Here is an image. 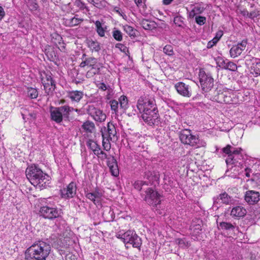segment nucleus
<instances>
[{
	"label": "nucleus",
	"instance_id": "obj_1",
	"mask_svg": "<svg viewBox=\"0 0 260 260\" xmlns=\"http://www.w3.org/2000/svg\"><path fill=\"white\" fill-rule=\"evenodd\" d=\"M51 249L49 243L41 240L37 241L25 251L24 260H46Z\"/></svg>",
	"mask_w": 260,
	"mask_h": 260
},
{
	"label": "nucleus",
	"instance_id": "obj_2",
	"mask_svg": "<svg viewBox=\"0 0 260 260\" xmlns=\"http://www.w3.org/2000/svg\"><path fill=\"white\" fill-rule=\"evenodd\" d=\"M25 173L30 182L40 189L46 187L49 184L50 177L36 165L28 167Z\"/></svg>",
	"mask_w": 260,
	"mask_h": 260
},
{
	"label": "nucleus",
	"instance_id": "obj_3",
	"mask_svg": "<svg viewBox=\"0 0 260 260\" xmlns=\"http://www.w3.org/2000/svg\"><path fill=\"white\" fill-rule=\"evenodd\" d=\"M73 110L74 108L68 105L58 107H51L50 108L51 119L57 123H60L63 119L68 120L70 113Z\"/></svg>",
	"mask_w": 260,
	"mask_h": 260
},
{
	"label": "nucleus",
	"instance_id": "obj_4",
	"mask_svg": "<svg viewBox=\"0 0 260 260\" xmlns=\"http://www.w3.org/2000/svg\"><path fill=\"white\" fill-rule=\"evenodd\" d=\"M116 237L125 244H130L133 247L140 249L142 240L135 231L128 230L124 233L120 232L116 234Z\"/></svg>",
	"mask_w": 260,
	"mask_h": 260
},
{
	"label": "nucleus",
	"instance_id": "obj_5",
	"mask_svg": "<svg viewBox=\"0 0 260 260\" xmlns=\"http://www.w3.org/2000/svg\"><path fill=\"white\" fill-rule=\"evenodd\" d=\"M40 216L49 220H53L61 216V209L51 204L47 203L42 206L39 210Z\"/></svg>",
	"mask_w": 260,
	"mask_h": 260
},
{
	"label": "nucleus",
	"instance_id": "obj_6",
	"mask_svg": "<svg viewBox=\"0 0 260 260\" xmlns=\"http://www.w3.org/2000/svg\"><path fill=\"white\" fill-rule=\"evenodd\" d=\"M199 78L203 91L207 92L211 90L214 85V79L210 73H206L201 69L199 73Z\"/></svg>",
	"mask_w": 260,
	"mask_h": 260
},
{
	"label": "nucleus",
	"instance_id": "obj_7",
	"mask_svg": "<svg viewBox=\"0 0 260 260\" xmlns=\"http://www.w3.org/2000/svg\"><path fill=\"white\" fill-rule=\"evenodd\" d=\"M156 106L155 102L153 98L146 96H140L137 101V108L140 113L143 114L147 109H154Z\"/></svg>",
	"mask_w": 260,
	"mask_h": 260
},
{
	"label": "nucleus",
	"instance_id": "obj_8",
	"mask_svg": "<svg viewBox=\"0 0 260 260\" xmlns=\"http://www.w3.org/2000/svg\"><path fill=\"white\" fill-rule=\"evenodd\" d=\"M179 138L182 143L191 146H195L199 141V138L193 135L190 130L185 129L179 132Z\"/></svg>",
	"mask_w": 260,
	"mask_h": 260
},
{
	"label": "nucleus",
	"instance_id": "obj_9",
	"mask_svg": "<svg viewBox=\"0 0 260 260\" xmlns=\"http://www.w3.org/2000/svg\"><path fill=\"white\" fill-rule=\"evenodd\" d=\"M142 118L143 120L150 125L154 124L157 125L159 123V114L156 106L155 108L150 110L147 109L146 112L142 114Z\"/></svg>",
	"mask_w": 260,
	"mask_h": 260
},
{
	"label": "nucleus",
	"instance_id": "obj_10",
	"mask_svg": "<svg viewBox=\"0 0 260 260\" xmlns=\"http://www.w3.org/2000/svg\"><path fill=\"white\" fill-rule=\"evenodd\" d=\"M144 200L153 207H157L160 204V196L152 188H148L145 191Z\"/></svg>",
	"mask_w": 260,
	"mask_h": 260
},
{
	"label": "nucleus",
	"instance_id": "obj_11",
	"mask_svg": "<svg viewBox=\"0 0 260 260\" xmlns=\"http://www.w3.org/2000/svg\"><path fill=\"white\" fill-rule=\"evenodd\" d=\"M41 81L44 86L45 92L48 94L52 93L55 88V82L51 77V74L44 72L41 74Z\"/></svg>",
	"mask_w": 260,
	"mask_h": 260
},
{
	"label": "nucleus",
	"instance_id": "obj_12",
	"mask_svg": "<svg viewBox=\"0 0 260 260\" xmlns=\"http://www.w3.org/2000/svg\"><path fill=\"white\" fill-rule=\"evenodd\" d=\"M87 112L96 121L101 122L106 119V115L102 110L95 108L93 105L88 106Z\"/></svg>",
	"mask_w": 260,
	"mask_h": 260
},
{
	"label": "nucleus",
	"instance_id": "obj_13",
	"mask_svg": "<svg viewBox=\"0 0 260 260\" xmlns=\"http://www.w3.org/2000/svg\"><path fill=\"white\" fill-rule=\"evenodd\" d=\"M111 126L114 127L112 122H110L108 124L107 131H105V132H102L103 137V146L105 150L108 151L110 150L111 148V144L110 140L112 141V138L111 135L112 134V129L110 128ZM106 130V128L105 129Z\"/></svg>",
	"mask_w": 260,
	"mask_h": 260
},
{
	"label": "nucleus",
	"instance_id": "obj_14",
	"mask_svg": "<svg viewBox=\"0 0 260 260\" xmlns=\"http://www.w3.org/2000/svg\"><path fill=\"white\" fill-rule=\"evenodd\" d=\"M252 63L251 72L254 74L255 76L260 75V59L257 58L247 56L245 59V64L247 66Z\"/></svg>",
	"mask_w": 260,
	"mask_h": 260
},
{
	"label": "nucleus",
	"instance_id": "obj_15",
	"mask_svg": "<svg viewBox=\"0 0 260 260\" xmlns=\"http://www.w3.org/2000/svg\"><path fill=\"white\" fill-rule=\"evenodd\" d=\"M247 45V39L243 40L237 45H234L230 50L231 57L235 58L239 56L243 50H245Z\"/></svg>",
	"mask_w": 260,
	"mask_h": 260
},
{
	"label": "nucleus",
	"instance_id": "obj_16",
	"mask_svg": "<svg viewBox=\"0 0 260 260\" xmlns=\"http://www.w3.org/2000/svg\"><path fill=\"white\" fill-rule=\"evenodd\" d=\"M174 87L177 92L183 96L190 98L192 95L189 85L184 82H179L175 84Z\"/></svg>",
	"mask_w": 260,
	"mask_h": 260
},
{
	"label": "nucleus",
	"instance_id": "obj_17",
	"mask_svg": "<svg viewBox=\"0 0 260 260\" xmlns=\"http://www.w3.org/2000/svg\"><path fill=\"white\" fill-rule=\"evenodd\" d=\"M242 149L241 148H237L232 155H230L227 157L225 162L228 165H235L237 163L240 164V160L243 158V156L241 153Z\"/></svg>",
	"mask_w": 260,
	"mask_h": 260
},
{
	"label": "nucleus",
	"instance_id": "obj_18",
	"mask_svg": "<svg viewBox=\"0 0 260 260\" xmlns=\"http://www.w3.org/2000/svg\"><path fill=\"white\" fill-rule=\"evenodd\" d=\"M244 199L249 205H254L260 200V194L258 191L249 190L245 192Z\"/></svg>",
	"mask_w": 260,
	"mask_h": 260
},
{
	"label": "nucleus",
	"instance_id": "obj_19",
	"mask_svg": "<svg viewBox=\"0 0 260 260\" xmlns=\"http://www.w3.org/2000/svg\"><path fill=\"white\" fill-rule=\"evenodd\" d=\"M76 183L74 182H71L66 188L61 190V196L64 198H72L76 194Z\"/></svg>",
	"mask_w": 260,
	"mask_h": 260
},
{
	"label": "nucleus",
	"instance_id": "obj_20",
	"mask_svg": "<svg viewBox=\"0 0 260 260\" xmlns=\"http://www.w3.org/2000/svg\"><path fill=\"white\" fill-rule=\"evenodd\" d=\"M84 21V19L79 17L78 14L74 17H69L64 19V24L67 26L73 27L81 23Z\"/></svg>",
	"mask_w": 260,
	"mask_h": 260
},
{
	"label": "nucleus",
	"instance_id": "obj_21",
	"mask_svg": "<svg viewBox=\"0 0 260 260\" xmlns=\"http://www.w3.org/2000/svg\"><path fill=\"white\" fill-rule=\"evenodd\" d=\"M207 6L206 4L202 2L195 4L189 13V17L193 18L196 15L202 14L206 9Z\"/></svg>",
	"mask_w": 260,
	"mask_h": 260
},
{
	"label": "nucleus",
	"instance_id": "obj_22",
	"mask_svg": "<svg viewBox=\"0 0 260 260\" xmlns=\"http://www.w3.org/2000/svg\"><path fill=\"white\" fill-rule=\"evenodd\" d=\"M221 201V203L225 204H229L232 202L231 197L225 192L220 194L218 196L213 198V203L215 205Z\"/></svg>",
	"mask_w": 260,
	"mask_h": 260
},
{
	"label": "nucleus",
	"instance_id": "obj_23",
	"mask_svg": "<svg viewBox=\"0 0 260 260\" xmlns=\"http://www.w3.org/2000/svg\"><path fill=\"white\" fill-rule=\"evenodd\" d=\"M96 27V30L99 35L103 37L105 35V31L107 29V25L103 20H98L94 22Z\"/></svg>",
	"mask_w": 260,
	"mask_h": 260
},
{
	"label": "nucleus",
	"instance_id": "obj_24",
	"mask_svg": "<svg viewBox=\"0 0 260 260\" xmlns=\"http://www.w3.org/2000/svg\"><path fill=\"white\" fill-rule=\"evenodd\" d=\"M246 209L242 206H236L231 211V215L234 217H244L246 214Z\"/></svg>",
	"mask_w": 260,
	"mask_h": 260
},
{
	"label": "nucleus",
	"instance_id": "obj_25",
	"mask_svg": "<svg viewBox=\"0 0 260 260\" xmlns=\"http://www.w3.org/2000/svg\"><path fill=\"white\" fill-rule=\"evenodd\" d=\"M67 96L72 102H79L83 98V93L81 91L73 90L68 92Z\"/></svg>",
	"mask_w": 260,
	"mask_h": 260
},
{
	"label": "nucleus",
	"instance_id": "obj_26",
	"mask_svg": "<svg viewBox=\"0 0 260 260\" xmlns=\"http://www.w3.org/2000/svg\"><path fill=\"white\" fill-rule=\"evenodd\" d=\"M86 145L95 155H99L102 153L100 146L94 141L88 139L86 142Z\"/></svg>",
	"mask_w": 260,
	"mask_h": 260
},
{
	"label": "nucleus",
	"instance_id": "obj_27",
	"mask_svg": "<svg viewBox=\"0 0 260 260\" xmlns=\"http://www.w3.org/2000/svg\"><path fill=\"white\" fill-rule=\"evenodd\" d=\"M128 104V100L126 96L121 95L118 99V102L115 100V114L116 112V109L118 108L119 105L121 109H125Z\"/></svg>",
	"mask_w": 260,
	"mask_h": 260
},
{
	"label": "nucleus",
	"instance_id": "obj_28",
	"mask_svg": "<svg viewBox=\"0 0 260 260\" xmlns=\"http://www.w3.org/2000/svg\"><path fill=\"white\" fill-rule=\"evenodd\" d=\"M144 179L148 180V184H152L158 179V177L154 172L146 171L144 172Z\"/></svg>",
	"mask_w": 260,
	"mask_h": 260
},
{
	"label": "nucleus",
	"instance_id": "obj_29",
	"mask_svg": "<svg viewBox=\"0 0 260 260\" xmlns=\"http://www.w3.org/2000/svg\"><path fill=\"white\" fill-rule=\"evenodd\" d=\"M175 243L182 249H187L191 245L190 241L185 237L176 239Z\"/></svg>",
	"mask_w": 260,
	"mask_h": 260
},
{
	"label": "nucleus",
	"instance_id": "obj_30",
	"mask_svg": "<svg viewBox=\"0 0 260 260\" xmlns=\"http://www.w3.org/2000/svg\"><path fill=\"white\" fill-rule=\"evenodd\" d=\"M31 109L32 108L30 107V109L28 110H25L23 113H22V116L24 120H25V118L30 119L31 121L36 119L37 112L36 111H32Z\"/></svg>",
	"mask_w": 260,
	"mask_h": 260
},
{
	"label": "nucleus",
	"instance_id": "obj_31",
	"mask_svg": "<svg viewBox=\"0 0 260 260\" xmlns=\"http://www.w3.org/2000/svg\"><path fill=\"white\" fill-rule=\"evenodd\" d=\"M102 196V193L99 191L94 193L88 192L86 194V197L92 201L95 204H96V202L98 203L99 202Z\"/></svg>",
	"mask_w": 260,
	"mask_h": 260
},
{
	"label": "nucleus",
	"instance_id": "obj_32",
	"mask_svg": "<svg viewBox=\"0 0 260 260\" xmlns=\"http://www.w3.org/2000/svg\"><path fill=\"white\" fill-rule=\"evenodd\" d=\"M217 222L219 226V228H220V229H221L222 230L234 231L236 227L235 223L232 224L230 222H224V221H221V222H219L218 221H217Z\"/></svg>",
	"mask_w": 260,
	"mask_h": 260
},
{
	"label": "nucleus",
	"instance_id": "obj_33",
	"mask_svg": "<svg viewBox=\"0 0 260 260\" xmlns=\"http://www.w3.org/2000/svg\"><path fill=\"white\" fill-rule=\"evenodd\" d=\"M82 128L85 132L92 133L95 129V125L92 122L87 120L83 123Z\"/></svg>",
	"mask_w": 260,
	"mask_h": 260
},
{
	"label": "nucleus",
	"instance_id": "obj_34",
	"mask_svg": "<svg viewBox=\"0 0 260 260\" xmlns=\"http://www.w3.org/2000/svg\"><path fill=\"white\" fill-rule=\"evenodd\" d=\"M74 5L78 7L79 9L83 12V13L87 14L89 13V9L86 5L81 0H75Z\"/></svg>",
	"mask_w": 260,
	"mask_h": 260
},
{
	"label": "nucleus",
	"instance_id": "obj_35",
	"mask_svg": "<svg viewBox=\"0 0 260 260\" xmlns=\"http://www.w3.org/2000/svg\"><path fill=\"white\" fill-rule=\"evenodd\" d=\"M142 27L146 30H152L155 28V24L154 21H149L147 19H143L140 23Z\"/></svg>",
	"mask_w": 260,
	"mask_h": 260
},
{
	"label": "nucleus",
	"instance_id": "obj_36",
	"mask_svg": "<svg viewBox=\"0 0 260 260\" xmlns=\"http://www.w3.org/2000/svg\"><path fill=\"white\" fill-rule=\"evenodd\" d=\"M251 160L250 159L246 160L245 162V168L244 169L245 172V176L247 177H249L250 176V174L252 172V168H254V167H256L257 165L256 164H253L252 165H251Z\"/></svg>",
	"mask_w": 260,
	"mask_h": 260
},
{
	"label": "nucleus",
	"instance_id": "obj_37",
	"mask_svg": "<svg viewBox=\"0 0 260 260\" xmlns=\"http://www.w3.org/2000/svg\"><path fill=\"white\" fill-rule=\"evenodd\" d=\"M102 66L100 67L95 66L91 68L86 73V77L87 78H92L94 75L99 74L100 72V69L102 68Z\"/></svg>",
	"mask_w": 260,
	"mask_h": 260
},
{
	"label": "nucleus",
	"instance_id": "obj_38",
	"mask_svg": "<svg viewBox=\"0 0 260 260\" xmlns=\"http://www.w3.org/2000/svg\"><path fill=\"white\" fill-rule=\"evenodd\" d=\"M88 45L92 51L98 52L101 49V46L96 41L88 40Z\"/></svg>",
	"mask_w": 260,
	"mask_h": 260
},
{
	"label": "nucleus",
	"instance_id": "obj_39",
	"mask_svg": "<svg viewBox=\"0 0 260 260\" xmlns=\"http://www.w3.org/2000/svg\"><path fill=\"white\" fill-rule=\"evenodd\" d=\"M88 2L99 9L104 8L106 6V2L105 0H89Z\"/></svg>",
	"mask_w": 260,
	"mask_h": 260
},
{
	"label": "nucleus",
	"instance_id": "obj_40",
	"mask_svg": "<svg viewBox=\"0 0 260 260\" xmlns=\"http://www.w3.org/2000/svg\"><path fill=\"white\" fill-rule=\"evenodd\" d=\"M30 11H36L39 7L36 0H24Z\"/></svg>",
	"mask_w": 260,
	"mask_h": 260
},
{
	"label": "nucleus",
	"instance_id": "obj_41",
	"mask_svg": "<svg viewBox=\"0 0 260 260\" xmlns=\"http://www.w3.org/2000/svg\"><path fill=\"white\" fill-rule=\"evenodd\" d=\"M86 61L87 63V66L92 68L95 66L100 67L101 66V64L98 62L97 59L94 57H89L86 58Z\"/></svg>",
	"mask_w": 260,
	"mask_h": 260
},
{
	"label": "nucleus",
	"instance_id": "obj_42",
	"mask_svg": "<svg viewBox=\"0 0 260 260\" xmlns=\"http://www.w3.org/2000/svg\"><path fill=\"white\" fill-rule=\"evenodd\" d=\"M27 95L31 99H36L38 95V91L36 88L28 87L27 89Z\"/></svg>",
	"mask_w": 260,
	"mask_h": 260
},
{
	"label": "nucleus",
	"instance_id": "obj_43",
	"mask_svg": "<svg viewBox=\"0 0 260 260\" xmlns=\"http://www.w3.org/2000/svg\"><path fill=\"white\" fill-rule=\"evenodd\" d=\"M237 148H235L230 145H227L221 149V151L222 153L228 155V157H229V155H232Z\"/></svg>",
	"mask_w": 260,
	"mask_h": 260
},
{
	"label": "nucleus",
	"instance_id": "obj_44",
	"mask_svg": "<svg viewBox=\"0 0 260 260\" xmlns=\"http://www.w3.org/2000/svg\"><path fill=\"white\" fill-rule=\"evenodd\" d=\"M114 93L113 92V89L111 88L108 89V94L106 96L107 102L110 104L111 108L113 110H114V100L112 99Z\"/></svg>",
	"mask_w": 260,
	"mask_h": 260
},
{
	"label": "nucleus",
	"instance_id": "obj_45",
	"mask_svg": "<svg viewBox=\"0 0 260 260\" xmlns=\"http://www.w3.org/2000/svg\"><path fill=\"white\" fill-rule=\"evenodd\" d=\"M144 185H148L147 181L137 180L134 182L133 186L135 189L140 191Z\"/></svg>",
	"mask_w": 260,
	"mask_h": 260
},
{
	"label": "nucleus",
	"instance_id": "obj_46",
	"mask_svg": "<svg viewBox=\"0 0 260 260\" xmlns=\"http://www.w3.org/2000/svg\"><path fill=\"white\" fill-rule=\"evenodd\" d=\"M184 18L182 16L178 15L174 17V23L179 27H183L184 25Z\"/></svg>",
	"mask_w": 260,
	"mask_h": 260
},
{
	"label": "nucleus",
	"instance_id": "obj_47",
	"mask_svg": "<svg viewBox=\"0 0 260 260\" xmlns=\"http://www.w3.org/2000/svg\"><path fill=\"white\" fill-rule=\"evenodd\" d=\"M124 30L130 36L135 37L136 36V30L132 26L129 25L124 26Z\"/></svg>",
	"mask_w": 260,
	"mask_h": 260
},
{
	"label": "nucleus",
	"instance_id": "obj_48",
	"mask_svg": "<svg viewBox=\"0 0 260 260\" xmlns=\"http://www.w3.org/2000/svg\"><path fill=\"white\" fill-rule=\"evenodd\" d=\"M164 52L168 55H172L174 53L173 47L171 45H166L163 48Z\"/></svg>",
	"mask_w": 260,
	"mask_h": 260
},
{
	"label": "nucleus",
	"instance_id": "obj_49",
	"mask_svg": "<svg viewBox=\"0 0 260 260\" xmlns=\"http://www.w3.org/2000/svg\"><path fill=\"white\" fill-rule=\"evenodd\" d=\"M237 69V66L236 63L232 61H228V65L226 67V70L231 71H236Z\"/></svg>",
	"mask_w": 260,
	"mask_h": 260
},
{
	"label": "nucleus",
	"instance_id": "obj_50",
	"mask_svg": "<svg viewBox=\"0 0 260 260\" xmlns=\"http://www.w3.org/2000/svg\"><path fill=\"white\" fill-rule=\"evenodd\" d=\"M217 66L223 69L226 70V67L228 65V62H226L225 60L222 59V58H220L218 59L217 61Z\"/></svg>",
	"mask_w": 260,
	"mask_h": 260
},
{
	"label": "nucleus",
	"instance_id": "obj_51",
	"mask_svg": "<svg viewBox=\"0 0 260 260\" xmlns=\"http://www.w3.org/2000/svg\"><path fill=\"white\" fill-rule=\"evenodd\" d=\"M115 47L118 49L121 52L124 53L125 55H126V52H128V49L125 45L118 43L115 45Z\"/></svg>",
	"mask_w": 260,
	"mask_h": 260
},
{
	"label": "nucleus",
	"instance_id": "obj_52",
	"mask_svg": "<svg viewBox=\"0 0 260 260\" xmlns=\"http://www.w3.org/2000/svg\"><path fill=\"white\" fill-rule=\"evenodd\" d=\"M206 18L204 16H198L196 17V23L200 25H203L206 22Z\"/></svg>",
	"mask_w": 260,
	"mask_h": 260
},
{
	"label": "nucleus",
	"instance_id": "obj_53",
	"mask_svg": "<svg viewBox=\"0 0 260 260\" xmlns=\"http://www.w3.org/2000/svg\"><path fill=\"white\" fill-rule=\"evenodd\" d=\"M115 13L117 14L120 17H122L123 19L126 20L127 16L125 14V12L120 8H117L115 7Z\"/></svg>",
	"mask_w": 260,
	"mask_h": 260
},
{
	"label": "nucleus",
	"instance_id": "obj_54",
	"mask_svg": "<svg viewBox=\"0 0 260 260\" xmlns=\"http://www.w3.org/2000/svg\"><path fill=\"white\" fill-rule=\"evenodd\" d=\"M247 17L251 19H254V18L257 17L259 15V11H254L249 13L247 12Z\"/></svg>",
	"mask_w": 260,
	"mask_h": 260
},
{
	"label": "nucleus",
	"instance_id": "obj_55",
	"mask_svg": "<svg viewBox=\"0 0 260 260\" xmlns=\"http://www.w3.org/2000/svg\"><path fill=\"white\" fill-rule=\"evenodd\" d=\"M115 40L121 41L122 40V34L119 30H115Z\"/></svg>",
	"mask_w": 260,
	"mask_h": 260
},
{
	"label": "nucleus",
	"instance_id": "obj_56",
	"mask_svg": "<svg viewBox=\"0 0 260 260\" xmlns=\"http://www.w3.org/2000/svg\"><path fill=\"white\" fill-rule=\"evenodd\" d=\"M252 181H255L256 184L259 185L260 184V174L254 175L253 177L251 179Z\"/></svg>",
	"mask_w": 260,
	"mask_h": 260
},
{
	"label": "nucleus",
	"instance_id": "obj_57",
	"mask_svg": "<svg viewBox=\"0 0 260 260\" xmlns=\"http://www.w3.org/2000/svg\"><path fill=\"white\" fill-rule=\"evenodd\" d=\"M5 15V12L4 9L0 6V20H1Z\"/></svg>",
	"mask_w": 260,
	"mask_h": 260
},
{
	"label": "nucleus",
	"instance_id": "obj_58",
	"mask_svg": "<svg viewBox=\"0 0 260 260\" xmlns=\"http://www.w3.org/2000/svg\"><path fill=\"white\" fill-rule=\"evenodd\" d=\"M65 260H76V258L74 255L69 254L65 257Z\"/></svg>",
	"mask_w": 260,
	"mask_h": 260
},
{
	"label": "nucleus",
	"instance_id": "obj_59",
	"mask_svg": "<svg viewBox=\"0 0 260 260\" xmlns=\"http://www.w3.org/2000/svg\"><path fill=\"white\" fill-rule=\"evenodd\" d=\"M100 88L103 90H108V89H110V87H108L105 84L103 83L101 84Z\"/></svg>",
	"mask_w": 260,
	"mask_h": 260
},
{
	"label": "nucleus",
	"instance_id": "obj_60",
	"mask_svg": "<svg viewBox=\"0 0 260 260\" xmlns=\"http://www.w3.org/2000/svg\"><path fill=\"white\" fill-rule=\"evenodd\" d=\"M222 35H223V32L221 30H220V31H218L216 33V35L215 37L218 38V40H219V39L221 38V37H222Z\"/></svg>",
	"mask_w": 260,
	"mask_h": 260
},
{
	"label": "nucleus",
	"instance_id": "obj_61",
	"mask_svg": "<svg viewBox=\"0 0 260 260\" xmlns=\"http://www.w3.org/2000/svg\"><path fill=\"white\" fill-rule=\"evenodd\" d=\"M214 45H215V44L214 43V42H212V41H210L208 42V43L207 44V47L208 48H211Z\"/></svg>",
	"mask_w": 260,
	"mask_h": 260
},
{
	"label": "nucleus",
	"instance_id": "obj_62",
	"mask_svg": "<svg viewBox=\"0 0 260 260\" xmlns=\"http://www.w3.org/2000/svg\"><path fill=\"white\" fill-rule=\"evenodd\" d=\"M174 0H163L162 3L164 5H170Z\"/></svg>",
	"mask_w": 260,
	"mask_h": 260
},
{
	"label": "nucleus",
	"instance_id": "obj_63",
	"mask_svg": "<svg viewBox=\"0 0 260 260\" xmlns=\"http://www.w3.org/2000/svg\"><path fill=\"white\" fill-rule=\"evenodd\" d=\"M85 66H87V63H86V59L85 60L83 61L80 64V67L81 68H83Z\"/></svg>",
	"mask_w": 260,
	"mask_h": 260
},
{
	"label": "nucleus",
	"instance_id": "obj_64",
	"mask_svg": "<svg viewBox=\"0 0 260 260\" xmlns=\"http://www.w3.org/2000/svg\"><path fill=\"white\" fill-rule=\"evenodd\" d=\"M134 2L138 7L142 4V0H134Z\"/></svg>",
	"mask_w": 260,
	"mask_h": 260
}]
</instances>
